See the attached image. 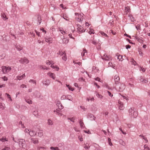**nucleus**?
<instances>
[{
	"label": "nucleus",
	"mask_w": 150,
	"mask_h": 150,
	"mask_svg": "<svg viewBox=\"0 0 150 150\" xmlns=\"http://www.w3.org/2000/svg\"><path fill=\"white\" fill-rule=\"evenodd\" d=\"M120 79L119 76L117 75H116L114 76V81L115 84L117 85V87L115 86V88L118 89L120 91H122L125 88V86L123 84H121L119 83V81Z\"/></svg>",
	"instance_id": "1"
},
{
	"label": "nucleus",
	"mask_w": 150,
	"mask_h": 150,
	"mask_svg": "<svg viewBox=\"0 0 150 150\" xmlns=\"http://www.w3.org/2000/svg\"><path fill=\"white\" fill-rule=\"evenodd\" d=\"M90 41L96 47L98 50H99L100 49V45L102 44V42L100 40H98V41L97 43L96 40H94V38H93V39H92L90 40Z\"/></svg>",
	"instance_id": "2"
},
{
	"label": "nucleus",
	"mask_w": 150,
	"mask_h": 150,
	"mask_svg": "<svg viewBox=\"0 0 150 150\" xmlns=\"http://www.w3.org/2000/svg\"><path fill=\"white\" fill-rule=\"evenodd\" d=\"M129 115L133 118H136L138 115V113L136 110L134 108H130L129 110Z\"/></svg>",
	"instance_id": "3"
},
{
	"label": "nucleus",
	"mask_w": 150,
	"mask_h": 150,
	"mask_svg": "<svg viewBox=\"0 0 150 150\" xmlns=\"http://www.w3.org/2000/svg\"><path fill=\"white\" fill-rule=\"evenodd\" d=\"M19 62L22 64H25L28 63L29 61L25 57L21 58L19 60Z\"/></svg>",
	"instance_id": "4"
},
{
	"label": "nucleus",
	"mask_w": 150,
	"mask_h": 150,
	"mask_svg": "<svg viewBox=\"0 0 150 150\" xmlns=\"http://www.w3.org/2000/svg\"><path fill=\"white\" fill-rule=\"evenodd\" d=\"M18 140L19 141L18 142L20 147L22 148H24L23 146L25 143V140L23 139H19Z\"/></svg>",
	"instance_id": "5"
},
{
	"label": "nucleus",
	"mask_w": 150,
	"mask_h": 150,
	"mask_svg": "<svg viewBox=\"0 0 150 150\" xmlns=\"http://www.w3.org/2000/svg\"><path fill=\"white\" fill-rule=\"evenodd\" d=\"M111 57L110 55L108 56L106 54H105L103 56H102L103 59L106 61H109L111 60Z\"/></svg>",
	"instance_id": "6"
},
{
	"label": "nucleus",
	"mask_w": 150,
	"mask_h": 150,
	"mask_svg": "<svg viewBox=\"0 0 150 150\" xmlns=\"http://www.w3.org/2000/svg\"><path fill=\"white\" fill-rule=\"evenodd\" d=\"M130 6H126L125 7L124 14L127 15L128 13H130Z\"/></svg>",
	"instance_id": "7"
},
{
	"label": "nucleus",
	"mask_w": 150,
	"mask_h": 150,
	"mask_svg": "<svg viewBox=\"0 0 150 150\" xmlns=\"http://www.w3.org/2000/svg\"><path fill=\"white\" fill-rule=\"evenodd\" d=\"M87 118H88L90 119V120H95V119H96V117L94 116L91 113H88L87 115Z\"/></svg>",
	"instance_id": "8"
},
{
	"label": "nucleus",
	"mask_w": 150,
	"mask_h": 150,
	"mask_svg": "<svg viewBox=\"0 0 150 150\" xmlns=\"http://www.w3.org/2000/svg\"><path fill=\"white\" fill-rule=\"evenodd\" d=\"M77 27L78 30H79L80 32H81V33H83L85 32V30H82V27L79 24H78L77 25Z\"/></svg>",
	"instance_id": "9"
},
{
	"label": "nucleus",
	"mask_w": 150,
	"mask_h": 150,
	"mask_svg": "<svg viewBox=\"0 0 150 150\" xmlns=\"http://www.w3.org/2000/svg\"><path fill=\"white\" fill-rule=\"evenodd\" d=\"M57 105L58 106L59 108V110H62L63 108V106L61 104V102L59 101L57 102Z\"/></svg>",
	"instance_id": "10"
},
{
	"label": "nucleus",
	"mask_w": 150,
	"mask_h": 150,
	"mask_svg": "<svg viewBox=\"0 0 150 150\" xmlns=\"http://www.w3.org/2000/svg\"><path fill=\"white\" fill-rule=\"evenodd\" d=\"M52 38H45V41L49 43V44L52 43Z\"/></svg>",
	"instance_id": "11"
},
{
	"label": "nucleus",
	"mask_w": 150,
	"mask_h": 150,
	"mask_svg": "<svg viewBox=\"0 0 150 150\" xmlns=\"http://www.w3.org/2000/svg\"><path fill=\"white\" fill-rule=\"evenodd\" d=\"M28 133L31 136H34L36 135V132L33 131H30L28 132Z\"/></svg>",
	"instance_id": "12"
},
{
	"label": "nucleus",
	"mask_w": 150,
	"mask_h": 150,
	"mask_svg": "<svg viewBox=\"0 0 150 150\" xmlns=\"http://www.w3.org/2000/svg\"><path fill=\"white\" fill-rule=\"evenodd\" d=\"M128 17H129V19L131 22H134L135 21L134 18L133 16L132 15L129 14L128 15Z\"/></svg>",
	"instance_id": "13"
},
{
	"label": "nucleus",
	"mask_w": 150,
	"mask_h": 150,
	"mask_svg": "<svg viewBox=\"0 0 150 150\" xmlns=\"http://www.w3.org/2000/svg\"><path fill=\"white\" fill-rule=\"evenodd\" d=\"M99 34L100 35H101L103 37H108V36L107 35L106 33H104L103 32H102V31L100 32L99 33Z\"/></svg>",
	"instance_id": "14"
},
{
	"label": "nucleus",
	"mask_w": 150,
	"mask_h": 150,
	"mask_svg": "<svg viewBox=\"0 0 150 150\" xmlns=\"http://www.w3.org/2000/svg\"><path fill=\"white\" fill-rule=\"evenodd\" d=\"M62 55L64 54V56L62 57V59L64 61H66L67 59V58L66 57V55L65 53L64 52H62L61 54Z\"/></svg>",
	"instance_id": "15"
},
{
	"label": "nucleus",
	"mask_w": 150,
	"mask_h": 150,
	"mask_svg": "<svg viewBox=\"0 0 150 150\" xmlns=\"http://www.w3.org/2000/svg\"><path fill=\"white\" fill-rule=\"evenodd\" d=\"M37 20H38V21L39 23L38 25H39L41 23V21H42L41 16L40 15H38Z\"/></svg>",
	"instance_id": "16"
},
{
	"label": "nucleus",
	"mask_w": 150,
	"mask_h": 150,
	"mask_svg": "<svg viewBox=\"0 0 150 150\" xmlns=\"http://www.w3.org/2000/svg\"><path fill=\"white\" fill-rule=\"evenodd\" d=\"M16 48L18 51H21L22 49V47L20 45H18L16 46Z\"/></svg>",
	"instance_id": "17"
},
{
	"label": "nucleus",
	"mask_w": 150,
	"mask_h": 150,
	"mask_svg": "<svg viewBox=\"0 0 150 150\" xmlns=\"http://www.w3.org/2000/svg\"><path fill=\"white\" fill-rule=\"evenodd\" d=\"M50 83V81L49 80H47L44 81L43 84L46 86H48Z\"/></svg>",
	"instance_id": "18"
},
{
	"label": "nucleus",
	"mask_w": 150,
	"mask_h": 150,
	"mask_svg": "<svg viewBox=\"0 0 150 150\" xmlns=\"http://www.w3.org/2000/svg\"><path fill=\"white\" fill-rule=\"evenodd\" d=\"M2 71L3 73H7V70L6 67H2Z\"/></svg>",
	"instance_id": "19"
},
{
	"label": "nucleus",
	"mask_w": 150,
	"mask_h": 150,
	"mask_svg": "<svg viewBox=\"0 0 150 150\" xmlns=\"http://www.w3.org/2000/svg\"><path fill=\"white\" fill-rule=\"evenodd\" d=\"M0 141H2V142H4L6 141H8V139L6 138H4L3 137L0 139Z\"/></svg>",
	"instance_id": "20"
},
{
	"label": "nucleus",
	"mask_w": 150,
	"mask_h": 150,
	"mask_svg": "<svg viewBox=\"0 0 150 150\" xmlns=\"http://www.w3.org/2000/svg\"><path fill=\"white\" fill-rule=\"evenodd\" d=\"M48 75H49L53 79H54L55 78L54 77V74L52 73H48Z\"/></svg>",
	"instance_id": "21"
},
{
	"label": "nucleus",
	"mask_w": 150,
	"mask_h": 150,
	"mask_svg": "<svg viewBox=\"0 0 150 150\" xmlns=\"http://www.w3.org/2000/svg\"><path fill=\"white\" fill-rule=\"evenodd\" d=\"M62 42L64 44H67L69 42V40L66 38H64L62 40Z\"/></svg>",
	"instance_id": "22"
},
{
	"label": "nucleus",
	"mask_w": 150,
	"mask_h": 150,
	"mask_svg": "<svg viewBox=\"0 0 150 150\" xmlns=\"http://www.w3.org/2000/svg\"><path fill=\"white\" fill-rule=\"evenodd\" d=\"M38 133V136L39 137H41L43 135V132L41 130H40Z\"/></svg>",
	"instance_id": "23"
},
{
	"label": "nucleus",
	"mask_w": 150,
	"mask_h": 150,
	"mask_svg": "<svg viewBox=\"0 0 150 150\" xmlns=\"http://www.w3.org/2000/svg\"><path fill=\"white\" fill-rule=\"evenodd\" d=\"M79 123L81 127L82 128H83V127L84 124L81 120H79Z\"/></svg>",
	"instance_id": "24"
},
{
	"label": "nucleus",
	"mask_w": 150,
	"mask_h": 150,
	"mask_svg": "<svg viewBox=\"0 0 150 150\" xmlns=\"http://www.w3.org/2000/svg\"><path fill=\"white\" fill-rule=\"evenodd\" d=\"M26 102L29 104H32V101L29 99H25Z\"/></svg>",
	"instance_id": "25"
},
{
	"label": "nucleus",
	"mask_w": 150,
	"mask_h": 150,
	"mask_svg": "<svg viewBox=\"0 0 150 150\" xmlns=\"http://www.w3.org/2000/svg\"><path fill=\"white\" fill-rule=\"evenodd\" d=\"M51 67H52V68L53 69H57V71H58L59 69V68L57 67V66H54L53 64H51Z\"/></svg>",
	"instance_id": "26"
},
{
	"label": "nucleus",
	"mask_w": 150,
	"mask_h": 150,
	"mask_svg": "<svg viewBox=\"0 0 150 150\" xmlns=\"http://www.w3.org/2000/svg\"><path fill=\"white\" fill-rule=\"evenodd\" d=\"M117 58L118 59H119V61H122V59H121L122 58V56L121 55H119L118 56H117Z\"/></svg>",
	"instance_id": "27"
},
{
	"label": "nucleus",
	"mask_w": 150,
	"mask_h": 150,
	"mask_svg": "<svg viewBox=\"0 0 150 150\" xmlns=\"http://www.w3.org/2000/svg\"><path fill=\"white\" fill-rule=\"evenodd\" d=\"M47 123L49 125H52V121L50 119L48 120Z\"/></svg>",
	"instance_id": "28"
},
{
	"label": "nucleus",
	"mask_w": 150,
	"mask_h": 150,
	"mask_svg": "<svg viewBox=\"0 0 150 150\" xmlns=\"http://www.w3.org/2000/svg\"><path fill=\"white\" fill-rule=\"evenodd\" d=\"M66 98L67 99H68V100H72V98L71 96L70 95L67 96L66 97Z\"/></svg>",
	"instance_id": "29"
},
{
	"label": "nucleus",
	"mask_w": 150,
	"mask_h": 150,
	"mask_svg": "<svg viewBox=\"0 0 150 150\" xmlns=\"http://www.w3.org/2000/svg\"><path fill=\"white\" fill-rule=\"evenodd\" d=\"M39 68L40 69L47 70L48 69L45 66H40Z\"/></svg>",
	"instance_id": "30"
},
{
	"label": "nucleus",
	"mask_w": 150,
	"mask_h": 150,
	"mask_svg": "<svg viewBox=\"0 0 150 150\" xmlns=\"http://www.w3.org/2000/svg\"><path fill=\"white\" fill-rule=\"evenodd\" d=\"M86 53H87L86 50V49H83V52L81 53V55L83 56L85 55V54Z\"/></svg>",
	"instance_id": "31"
},
{
	"label": "nucleus",
	"mask_w": 150,
	"mask_h": 150,
	"mask_svg": "<svg viewBox=\"0 0 150 150\" xmlns=\"http://www.w3.org/2000/svg\"><path fill=\"white\" fill-rule=\"evenodd\" d=\"M17 78L18 80H20L23 78V75H20L17 76Z\"/></svg>",
	"instance_id": "32"
},
{
	"label": "nucleus",
	"mask_w": 150,
	"mask_h": 150,
	"mask_svg": "<svg viewBox=\"0 0 150 150\" xmlns=\"http://www.w3.org/2000/svg\"><path fill=\"white\" fill-rule=\"evenodd\" d=\"M32 142H33V143L35 144H36L38 143V140H35L33 139H32Z\"/></svg>",
	"instance_id": "33"
},
{
	"label": "nucleus",
	"mask_w": 150,
	"mask_h": 150,
	"mask_svg": "<svg viewBox=\"0 0 150 150\" xmlns=\"http://www.w3.org/2000/svg\"><path fill=\"white\" fill-rule=\"evenodd\" d=\"M11 149L9 147L5 146L4 148L2 149L1 150H10Z\"/></svg>",
	"instance_id": "34"
},
{
	"label": "nucleus",
	"mask_w": 150,
	"mask_h": 150,
	"mask_svg": "<svg viewBox=\"0 0 150 150\" xmlns=\"http://www.w3.org/2000/svg\"><path fill=\"white\" fill-rule=\"evenodd\" d=\"M29 82L30 83L32 82L33 83L35 84V85L36 84V82L35 80H33V79H30V80Z\"/></svg>",
	"instance_id": "35"
},
{
	"label": "nucleus",
	"mask_w": 150,
	"mask_h": 150,
	"mask_svg": "<svg viewBox=\"0 0 150 150\" xmlns=\"http://www.w3.org/2000/svg\"><path fill=\"white\" fill-rule=\"evenodd\" d=\"M66 86L69 89L72 91H73L74 90V89L71 88V86H69V85L66 84Z\"/></svg>",
	"instance_id": "36"
},
{
	"label": "nucleus",
	"mask_w": 150,
	"mask_h": 150,
	"mask_svg": "<svg viewBox=\"0 0 150 150\" xmlns=\"http://www.w3.org/2000/svg\"><path fill=\"white\" fill-rule=\"evenodd\" d=\"M137 40L140 43H143V40L142 39V38H139Z\"/></svg>",
	"instance_id": "37"
},
{
	"label": "nucleus",
	"mask_w": 150,
	"mask_h": 150,
	"mask_svg": "<svg viewBox=\"0 0 150 150\" xmlns=\"http://www.w3.org/2000/svg\"><path fill=\"white\" fill-rule=\"evenodd\" d=\"M91 110L92 111H96V108L94 107L93 105H92L91 107Z\"/></svg>",
	"instance_id": "38"
},
{
	"label": "nucleus",
	"mask_w": 150,
	"mask_h": 150,
	"mask_svg": "<svg viewBox=\"0 0 150 150\" xmlns=\"http://www.w3.org/2000/svg\"><path fill=\"white\" fill-rule=\"evenodd\" d=\"M68 119L70 120L71 122H74V120H75V119L74 117H72L71 118H68Z\"/></svg>",
	"instance_id": "39"
},
{
	"label": "nucleus",
	"mask_w": 150,
	"mask_h": 150,
	"mask_svg": "<svg viewBox=\"0 0 150 150\" xmlns=\"http://www.w3.org/2000/svg\"><path fill=\"white\" fill-rule=\"evenodd\" d=\"M124 108L125 107L123 104L121 106L119 105V108L120 110H123Z\"/></svg>",
	"instance_id": "40"
},
{
	"label": "nucleus",
	"mask_w": 150,
	"mask_h": 150,
	"mask_svg": "<svg viewBox=\"0 0 150 150\" xmlns=\"http://www.w3.org/2000/svg\"><path fill=\"white\" fill-rule=\"evenodd\" d=\"M2 18L4 20H6L7 19V18H6V16L5 15L3 14L1 16Z\"/></svg>",
	"instance_id": "41"
},
{
	"label": "nucleus",
	"mask_w": 150,
	"mask_h": 150,
	"mask_svg": "<svg viewBox=\"0 0 150 150\" xmlns=\"http://www.w3.org/2000/svg\"><path fill=\"white\" fill-rule=\"evenodd\" d=\"M6 69L7 70V73L9 72L11 70V68L10 67H6Z\"/></svg>",
	"instance_id": "42"
},
{
	"label": "nucleus",
	"mask_w": 150,
	"mask_h": 150,
	"mask_svg": "<svg viewBox=\"0 0 150 150\" xmlns=\"http://www.w3.org/2000/svg\"><path fill=\"white\" fill-rule=\"evenodd\" d=\"M6 94L7 95V97L11 101H12V99L11 98L10 95L8 93H6Z\"/></svg>",
	"instance_id": "43"
},
{
	"label": "nucleus",
	"mask_w": 150,
	"mask_h": 150,
	"mask_svg": "<svg viewBox=\"0 0 150 150\" xmlns=\"http://www.w3.org/2000/svg\"><path fill=\"white\" fill-rule=\"evenodd\" d=\"M60 110H59L58 109H57L55 110H54V112H56L58 114H59V112H60Z\"/></svg>",
	"instance_id": "44"
},
{
	"label": "nucleus",
	"mask_w": 150,
	"mask_h": 150,
	"mask_svg": "<svg viewBox=\"0 0 150 150\" xmlns=\"http://www.w3.org/2000/svg\"><path fill=\"white\" fill-rule=\"evenodd\" d=\"M33 114L35 115H37L38 114V111H34L33 112Z\"/></svg>",
	"instance_id": "45"
},
{
	"label": "nucleus",
	"mask_w": 150,
	"mask_h": 150,
	"mask_svg": "<svg viewBox=\"0 0 150 150\" xmlns=\"http://www.w3.org/2000/svg\"><path fill=\"white\" fill-rule=\"evenodd\" d=\"M60 32L63 35H64L66 33V32L61 30H59Z\"/></svg>",
	"instance_id": "46"
},
{
	"label": "nucleus",
	"mask_w": 150,
	"mask_h": 150,
	"mask_svg": "<svg viewBox=\"0 0 150 150\" xmlns=\"http://www.w3.org/2000/svg\"><path fill=\"white\" fill-rule=\"evenodd\" d=\"M22 122L20 121L19 122V125H21L22 127V128H23L25 127L24 126V125H23V124H22Z\"/></svg>",
	"instance_id": "47"
},
{
	"label": "nucleus",
	"mask_w": 150,
	"mask_h": 150,
	"mask_svg": "<svg viewBox=\"0 0 150 150\" xmlns=\"http://www.w3.org/2000/svg\"><path fill=\"white\" fill-rule=\"evenodd\" d=\"M90 147V146H87L86 144H85V146H84V148H85V149H89Z\"/></svg>",
	"instance_id": "48"
},
{
	"label": "nucleus",
	"mask_w": 150,
	"mask_h": 150,
	"mask_svg": "<svg viewBox=\"0 0 150 150\" xmlns=\"http://www.w3.org/2000/svg\"><path fill=\"white\" fill-rule=\"evenodd\" d=\"M20 87H22V88H23L24 87L26 88L27 87V86H26V85H25V84H23L22 85H21Z\"/></svg>",
	"instance_id": "49"
},
{
	"label": "nucleus",
	"mask_w": 150,
	"mask_h": 150,
	"mask_svg": "<svg viewBox=\"0 0 150 150\" xmlns=\"http://www.w3.org/2000/svg\"><path fill=\"white\" fill-rule=\"evenodd\" d=\"M0 109H1L2 110L3 109L4 107L3 105H2V103L0 102Z\"/></svg>",
	"instance_id": "50"
},
{
	"label": "nucleus",
	"mask_w": 150,
	"mask_h": 150,
	"mask_svg": "<svg viewBox=\"0 0 150 150\" xmlns=\"http://www.w3.org/2000/svg\"><path fill=\"white\" fill-rule=\"evenodd\" d=\"M131 62L133 64H134L135 63H136V62L134 61V60L132 58L131 59Z\"/></svg>",
	"instance_id": "51"
},
{
	"label": "nucleus",
	"mask_w": 150,
	"mask_h": 150,
	"mask_svg": "<svg viewBox=\"0 0 150 150\" xmlns=\"http://www.w3.org/2000/svg\"><path fill=\"white\" fill-rule=\"evenodd\" d=\"M66 98V97L65 96H62L61 98V100H64Z\"/></svg>",
	"instance_id": "52"
},
{
	"label": "nucleus",
	"mask_w": 150,
	"mask_h": 150,
	"mask_svg": "<svg viewBox=\"0 0 150 150\" xmlns=\"http://www.w3.org/2000/svg\"><path fill=\"white\" fill-rule=\"evenodd\" d=\"M2 79L4 81H7L8 80L7 78L5 76H4L2 77Z\"/></svg>",
	"instance_id": "53"
},
{
	"label": "nucleus",
	"mask_w": 150,
	"mask_h": 150,
	"mask_svg": "<svg viewBox=\"0 0 150 150\" xmlns=\"http://www.w3.org/2000/svg\"><path fill=\"white\" fill-rule=\"evenodd\" d=\"M108 95L110 97H112L113 96V95H112L111 93L108 91H107Z\"/></svg>",
	"instance_id": "54"
},
{
	"label": "nucleus",
	"mask_w": 150,
	"mask_h": 150,
	"mask_svg": "<svg viewBox=\"0 0 150 150\" xmlns=\"http://www.w3.org/2000/svg\"><path fill=\"white\" fill-rule=\"evenodd\" d=\"M118 103L119 104V105L121 106L122 105H123V103L121 101L119 100L118 101Z\"/></svg>",
	"instance_id": "55"
},
{
	"label": "nucleus",
	"mask_w": 150,
	"mask_h": 150,
	"mask_svg": "<svg viewBox=\"0 0 150 150\" xmlns=\"http://www.w3.org/2000/svg\"><path fill=\"white\" fill-rule=\"evenodd\" d=\"M80 107L81 108V109L83 110L84 111H85L86 110V109L83 106H81Z\"/></svg>",
	"instance_id": "56"
},
{
	"label": "nucleus",
	"mask_w": 150,
	"mask_h": 150,
	"mask_svg": "<svg viewBox=\"0 0 150 150\" xmlns=\"http://www.w3.org/2000/svg\"><path fill=\"white\" fill-rule=\"evenodd\" d=\"M144 149H147V150H150V149L149 148V147L148 146H146V145H145L144 146Z\"/></svg>",
	"instance_id": "57"
},
{
	"label": "nucleus",
	"mask_w": 150,
	"mask_h": 150,
	"mask_svg": "<svg viewBox=\"0 0 150 150\" xmlns=\"http://www.w3.org/2000/svg\"><path fill=\"white\" fill-rule=\"evenodd\" d=\"M131 47L130 45H127L126 46V49H128L129 48H130Z\"/></svg>",
	"instance_id": "58"
},
{
	"label": "nucleus",
	"mask_w": 150,
	"mask_h": 150,
	"mask_svg": "<svg viewBox=\"0 0 150 150\" xmlns=\"http://www.w3.org/2000/svg\"><path fill=\"white\" fill-rule=\"evenodd\" d=\"M148 82V81L145 79H144L142 81V82H143L145 83H146Z\"/></svg>",
	"instance_id": "59"
},
{
	"label": "nucleus",
	"mask_w": 150,
	"mask_h": 150,
	"mask_svg": "<svg viewBox=\"0 0 150 150\" xmlns=\"http://www.w3.org/2000/svg\"><path fill=\"white\" fill-rule=\"evenodd\" d=\"M95 79L96 81H98L100 82H101V81H100V79L98 77H97Z\"/></svg>",
	"instance_id": "60"
},
{
	"label": "nucleus",
	"mask_w": 150,
	"mask_h": 150,
	"mask_svg": "<svg viewBox=\"0 0 150 150\" xmlns=\"http://www.w3.org/2000/svg\"><path fill=\"white\" fill-rule=\"evenodd\" d=\"M110 31H111V32L110 33H111L112 34H113V35H115V32H114V31L113 30H110Z\"/></svg>",
	"instance_id": "61"
},
{
	"label": "nucleus",
	"mask_w": 150,
	"mask_h": 150,
	"mask_svg": "<svg viewBox=\"0 0 150 150\" xmlns=\"http://www.w3.org/2000/svg\"><path fill=\"white\" fill-rule=\"evenodd\" d=\"M144 79H143V78L142 77V76H141L140 77V79H139V81H141V82H142V81Z\"/></svg>",
	"instance_id": "62"
},
{
	"label": "nucleus",
	"mask_w": 150,
	"mask_h": 150,
	"mask_svg": "<svg viewBox=\"0 0 150 150\" xmlns=\"http://www.w3.org/2000/svg\"><path fill=\"white\" fill-rule=\"evenodd\" d=\"M83 14L82 13V14H80V16H80V18H81V19L82 20L83 19Z\"/></svg>",
	"instance_id": "63"
},
{
	"label": "nucleus",
	"mask_w": 150,
	"mask_h": 150,
	"mask_svg": "<svg viewBox=\"0 0 150 150\" xmlns=\"http://www.w3.org/2000/svg\"><path fill=\"white\" fill-rule=\"evenodd\" d=\"M52 63L50 62L49 60L47 61L46 62V64L48 65H50Z\"/></svg>",
	"instance_id": "64"
}]
</instances>
